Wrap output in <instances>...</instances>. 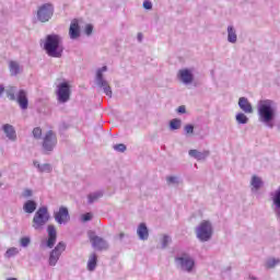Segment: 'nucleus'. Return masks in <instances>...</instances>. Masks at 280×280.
Returning <instances> with one entry per match:
<instances>
[{"mask_svg": "<svg viewBox=\"0 0 280 280\" xmlns=\"http://www.w3.org/2000/svg\"><path fill=\"white\" fill-rule=\"evenodd\" d=\"M44 49L50 58H61L65 48L62 47L60 36L54 34L47 35Z\"/></svg>", "mask_w": 280, "mask_h": 280, "instance_id": "obj_1", "label": "nucleus"}, {"mask_svg": "<svg viewBox=\"0 0 280 280\" xmlns=\"http://www.w3.org/2000/svg\"><path fill=\"white\" fill-rule=\"evenodd\" d=\"M258 116L264 124H270L275 119V102L271 100L259 101Z\"/></svg>", "mask_w": 280, "mask_h": 280, "instance_id": "obj_2", "label": "nucleus"}, {"mask_svg": "<svg viewBox=\"0 0 280 280\" xmlns=\"http://www.w3.org/2000/svg\"><path fill=\"white\" fill-rule=\"evenodd\" d=\"M47 222H49V211H47L46 207H42L36 211L33 218V228L38 231L43 229Z\"/></svg>", "mask_w": 280, "mask_h": 280, "instance_id": "obj_3", "label": "nucleus"}, {"mask_svg": "<svg viewBox=\"0 0 280 280\" xmlns=\"http://www.w3.org/2000/svg\"><path fill=\"white\" fill-rule=\"evenodd\" d=\"M196 233L200 242H209L213 235V228L211 226V222L202 221L197 228Z\"/></svg>", "mask_w": 280, "mask_h": 280, "instance_id": "obj_4", "label": "nucleus"}, {"mask_svg": "<svg viewBox=\"0 0 280 280\" xmlns=\"http://www.w3.org/2000/svg\"><path fill=\"white\" fill-rule=\"evenodd\" d=\"M51 16H54V5H51V3H46L38 8V21H40L42 23H47V21H49Z\"/></svg>", "mask_w": 280, "mask_h": 280, "instance_id": "obj_5", "label": "nucleus"}, {"mask_svg": "<svg viewBox=\"0 0 280 280\" xmlns=\"http://www.w3.org/2000/svg\"><path fill=\"white\" fill-rule=\"evenodd\" d=\"M63 250H67V245L65 242H59L57 246L50 252L49 256V266H56L58 264V259H60V255H62Z\"/></svg>", "mask_w": 280, "mask_h": 280, "instance_id": "obj_6", "label": "nucleus"}, {"mask_svg": "<svg viewBox=\"0 0 280 280\" xmlns=\"http://www.w3.org/2000/svg\"><path fill=\"white\" fill-rule=\"evenodd\" d=\"M56 143H58V139L56 138V133L49 130L43 140V148L46 152H51L54 148H56Z\"/></svg>", "mask_w": 280, "mask_h": 280, "instance_id": "obj_7", "label": "nucleus"}, {"mask_svg": "<svg viewBox=\"0 0 280 280\" xmlns=\"http://www.w3.org/2000/svg\"><path fill=\"white\" fill-rule=\"evenodd\" d=\"M175 261H178L179 266L187 270V272H191V270H194V266H196L194 259H191L187 254H185L183 257L175 258Z\"/></svg>", "mask_w": 280, "mask_h": 280, "instance_id": "obj_8", "label": "nucleus"}, {"mask_svg": "<svg viewBox=\"0 0 280 280\" xmlns=\"http://www.w3.org/2000/svg\"><path fill=\"white\" fill-rule=\"evenodd\" d=\"M71 95V90L69 89V83L63 82L59 85L58 97L59 102H69V97Z\"/></svg>", "mask_w": 280, "mask_h": 280, "instance_id": "obj_9", "label": "nucleus"}, {"mask_svg": "<svg viewBox=\"0 0 280 280\" xmlns=\"http://www.w3.org/2000/svg\"><path fill=\"white\" fill-rule=\"evenodd\" d=\"M55 220L58 222V224L69 222V209H67V207H60L59 211L55 213Z\"/></svg>", "mask_w": 280, "mask_h": 280, "instance_id": "obj_10", "label": "nucleus"}, {"mask_svg": "<svg viewBox=\"0 0 280 280\" xmlns=\"http://www.w3.org/2000/svg\"><path fill=\"white\" fill-rule=\"evenodd\" d=\"M47 233H48L47 246L48 248H54L56 244V240L58 237V233L56 232V226L48 225Z\"/></svg>", "mask_w": 280, "mask_h": 280, "instance_id": "obj_11", "label": "nucleus"}, {"mask_svg": "<svg viewBox=\"0 0 280 280\" xmlns=\"http://www.w3.org/2000/svg\"><path fill=\"white\" fill-rule=\"evenodd\" d=\"M69 36L70 38H72V40H75V38H80V23L77 19L71 21Z\"/></svg>", "mask_w": 280, "mask_h": 280, "instance_id": "obj_12", "label": "nucleus"}, {"mask_svg": "<svg viewBox=\"0 0 280 280\" xmlns=\"http://www.w3.org/2000/svg\"><path fill=\"white\" fill-rule=\"evenodd\" d=\"M178 78L184 82V84H191L194 82V74H191V71L189 69H182L178 71Z\"/></svg>", "mask_w": 280, "mask_h": 280, "instance_id": "obj_13", "label": "nucleus"}, {"mask_svg": "<svg viewBox=\"0 0 280 280\" xmlns=\"http://www.w3.org/2000/svg\"><path fill=\"white\" fill-rule=\"evenodd\" d=\"M16 102L20 108H22V110H27V106H28L27 92H25L24 90H21L18 93Z\"/></svg>", "mask_w": 280, "mask_h": 280, "instance_id": "obj_14", "label": "nucleus"}, {"mask_svg": "<svg viewBox=\"0 0 280 280\" xmlns=\"http://www.w3.org/2000/svg\"><path fill=\"white\" fill-rule=\"evenodd\" d=\"M238 106L242 112L246 113L247 115H250V113H253V105L250 104V102H248V98L246 97H241L238 100Z\"/></svg>", "mask_w": 280, "mask_h": 280, "instance_id": "obj_15", "label": "nucleus"}, {"mask_svg": "<svg viewBox=\"0 0 280 280\" xmlns=\"http://www.w3.org/2000/svg\"><path fill=\"white\" fill-rule=\"evenodd\" d=\"M2 130L8 137V139H10L11 141H16V130H14V127L12 125H3Z\"/></svg>", "mask_w": 280, "mask_h": 280, "instance_id": "obj_16", "label": "nucleus"}, {"mask_svg": "<svg viewBox=\"0 0 280 280\" xmlns=\"http://www.w3.org/2000/svg\"><path fill=\"white\" fill-rule=\"evenodd\" d=\"M137 233L142 241H145L148 237H150V231L148 230V225H145V223L139 224Z\"/></svg>", "mask_w": 280, "mask_h": 280, "instance_id": "obj_17", "label": "nucleus"}, {"mask_svg": "<svg viewBox=\"0 0 280 280\" xmlns=\"http://www.w3.org/2000/svg\"><path fill=\"white\" fill-rule=\"evenodd\" d=\"M90 242L94 246V248H106V241L100 236H91Z\"/></svg>", "mask_w": 280, "mask_h": 280, "instance_id": "obj_18", "label": "nucleus"}, {"mask_svg": "<svg viewBox=\"0 0 280 280\" xmlns=\"http://www.w3.org/2000/svg\"><path fill=\"white\" fill-rule=\"evenodd\" d=\"M189 156H192V159H197V161H203V159H207V156H209V151L200 152L196 149H192L189 151Z\"/></svg>", "mask_w": 280, "mask_h": 280, "instance_id": "obj_19", "label": "nucleus"}, {"mask_svg": "<svg viewBox=\"0 0 280 280\" xmlns=\"http://www.w3.org/2000/svg\"><path fill=\"white\" fill-rule=\"evenodd\" d=\"M23 209L25 213H34L36 211V201L28 200L24 203Z\"/></svg>", "mask_w": 280, "mask_h": 280, "instance_id": "obj_20", "label": "nucleus"}, {"mask_svg": "<svg viewBox=\"0 0 280 280\" xmlns=\"http://www.w3.org/2000/svg\"><path fill=\"white\" fill-rule=\"evenodd\" d=\"M97 267V255L92 254L88 261V270L92 272Z\"/></svg>", "mask_w": 280, "mask_h": 280, "instance_id": "obj_21", "label": "nucleus"}, {"mask_svg": "<svg viewBox=\"0 0 280 280\" xmlns=\"http://www.w3.org/2000/svg\"><path fill=\"white\" fill-rule=\"evenodd\" d=\"M228 40L229 43H237V34H235L233 26L228 27Z\"/></svg>", "mask_w": 280, "mask_h": 280, "instance_id": "obj_22", "label": "nucleus"}, {"mask_svg": "<svg viewBox=\"0 0 280 280\" xmlns=\"http://www.w3.org/2000/svg\"><path fill=\"white\" fill-rule=\"evenodd\" d=\"M10 72L12 75H18L21 72V67L16 61H10Z\"/></svg>", "mask_w": 280, "mask_h": 280, "instance_id": "obj_23", "label": "nucleus"}, {"mask_svg": "<svg viewBox=\"0 0 280 280\" xmlns=\"http://www.w3.org/2000/svg\"><path fill=\"white\" fill-rule=\"evenodd\" d=\"M104 89L105 95H108V97H113V91L110 90V85H108V82L102 81V83L98 84Z\"/></svg>", "mask_w": 280, "mask_h": 280, "instance_id": "obj_24", "label": "nucleus"}, {"mask_svg": "<svg viewBox=\"0 0 280 280\" xmlns=\"http://www.w3.org/2000/svg\"><path fill=\"white\" fill-rule=\"evenodd\" d=\"M250 185L254 187V189H259L262 185L261 183V178L257 177L256 175H254L252 177V183Z\"/></svg>", "mask_w": 280, "mask_h": 280, "instance_id": "obj_25", "label": "nucleus"}, {"mask_svg": "<svg viewBox=\"0 0 280 280\" xmlns=\"http://www.w3.org/2000/svg\"><path fill=\"white\" fill-rule=\"evenodd\" d=\"M34 165L39 170V172H51V165L49 164H36V162L34 163Z\"/></svg>", "mask_w": 280, "mask_h": 280, "instance_id": "obj_26", "label": "nucleus"}, {"mask_svg": "<svg viewBox=\"0 0 280 280\" xmlns=\"http://www.w3.org/2000/svg\"><path fill=\"white\" fill-rule=\"evenodd\" d=\"M236 121L238 124H248V117H246V115L240 113L236 115Z\"/></svg>", "mask_w": 280, "mask_h": 280, "instance_id": "obj_27", "label": "nucleus"}, {"mask_svg": "<svg viewBox=\"0 0 280 280\" xmlns=\"http://www.w3.org/2000/svg\"><path fill=\"white\" fill-rule=\"evenodd\" d=\"M103 194L102 192H94L92 195H89V202H95V200H100V198H102Z\"/></svg>", "mask_w": 280, "mask_h": 280, "instance_id": "obj_28", "label": "nucleus"}, {"mask_svg": "<svg viewBox=\"0 0 280 280\" xmlns=\"http://www.w3.org/2000/svg\"><path fill=\"white\" fill-rule=\"evenodd\" d=\"M34 139H40L43 137V129L40 127H35L33 129Z\"/></svg>", "mask_w": 280, "mask_h": 280, "instance_id": "obj_29", "label": "nucleus"}, {"mask_svg": "<svg viewBox=\"0 0 280 280\" xmlns=\"http://www.w3.org/2000/svg\"><path fill=\"white\" fill-rule=\"evenodd\" d=\"M170 126L172 128V130H178V128H180V119H173L170 122Z\"/></svg>", "mask_w": 280, "mask_h": 280, "instance_id": "obj_30", "label": "nucleus"}, {"mask_svg": "<svg viewBox=\"0 0 280 280\" xmlns=\"http://www.w3.org/2000/svg\"><path fill=\"white\" fill-rule=\"evenodd\" d=\"M16 253H19V249H16V247H11L7 250L5 257H14Z\"/></svg>", "mask_w": 280, "mask_h": 280, "instance_id": "obj_31", "label": "nucleus"}, {"mask_svg": "<svg viewBox=\"0 0 280 280\" xmlns=\"http://www.w3.org/2000/svg\"><path fill=\"white\" fill-rule=\"evenodd\" d=\"M7 97H9L11 102H14V100H16V96L14 95V88H11L7 91Z\"/></svg>", "mask_w": 280, "mask_h": 280, "instance_id": "obj_32", "label": "nucleus"}, {"mask_svg": "<svg viewBox=\"0 0 280 280\" xmlns=\"http://www.w3.org/2000/svg\"><path fill=\"white\" fill-rule=\"evenodd\" d=\"M279 264V260L277 259H269L266 262V268H275Z\"/></svg>", "mask_w": 280, "mask_h": 280, "instance_id": "obj_33", "label": "nucleus"}, {"mask_svg": "<svg viewBox=\"0 0 280 280\" xmlns=\"http://www.w3.org/2000/svg\"><path fill=\"white\" fill-rule=\"evenodd\" d=\"M114 150H116V152H126V144L124 143L115 144Z\"/></svg>", "mask_w": 280, "mask_h": 280, "instance_id": "obj_34", "label": "nucleus"}, {"mask_svg": "<svg viewBox=\"0 0 280 280\" xmlns=\"http://www.w3.org/2000/svg\"><path fill=\"white\" fill-rule=\"evenodd\" d=\"M102 73H103L102 70H98L96 73V80H97L98 84H102V82H106V81H104Z\"/></svg>", "mask_w": 280, "mask_h": 280, "instance_id": "obj_35", "label": "nucleus"}, {"mask_svg": "<svg viewBox=\"0 0 280 280\" xmlns=\"http://www.w3.org/2000/svg\"><path fill=\"white\" fill-rule=\"evenodd\" d=\"M85 34H86L88 36H91V34H93V25L88 24V25L85 26Z\"/></svg>", "mask_w": 280, "mask_h": 280, "instance_id": "obj_36", "label": "nucleus"}, {"mask_svg": "<svg viewBox=\"0 0 280 280\" xmlns=\"http://www.w3.org/2000/svg\"><path fill=\"white\" fill-rule=\"evenodd\" d=\"M185 131L187 135H194V126L192 125H186L185 126Z\"/></svg>", "mask_w": 280, "mask_h": 280, "instance_id": "obj_37", "label": "nucleus"}, {"mask_svg": "<svg viewBox=\"0 0 280 280\" xmlns=\"http://www.w3.org/2000/svg\"><path fill=\"white\" fill-rule=\"evenodd\" d=\"M92 218H93V214H91V212H88L82 215L83 222H89V220H92Z\"/></svg>", "mask_w": 280, "mask_h": 280, "instance_id": "obj_38", "label": "nucleus"}, {"mask_svg": "<svg viewBox=\"0 0 280 280\" xmlns=\"http://www.w3.org/2000/svg\"><path fill=\"white\" fill-rule=\"evenodd\" d=\"M144 10H152V2L150 0H145L143 2Z\"/></svg>", "mask_w": 280, "mask_h": 280, "instance_id": "obj_39", "label": "nucleus"}, {"mask_svg": "<svg viewBox=\"0 0 280 280\" xmlns=\"http://www.w3.org/2000/svg\"><path fill=\"white\" fill-rule=\"evenodd\" d=\"M170 242H171L170 236L165 235L162 238V246H163V248H165V246H167V244H170Z\"/></svg>", "mask_w": 280, "mask_h": 280, "instance_id": "obj_40", "label": "nucleus"}, {"mask_svg": "<svg viewBox=\"0 0 280 280\" xmlns=\"http://www.w3.org/2000/svg\"><path fill=\"white\" fill-rule=\"evenodd\" d=\"M22 196H23V198H30L32 196V190H30V189L24 190Z\"/></svg>", "mask_w": 280, "mask_h": 280, "instance_id": "obj_41", "label": "nucleus"}, {"mask_svg": "<svg viewBox=\"0 0 280 280\" xmlns=\"http://www.w3.org/2000/svg\"><path fill=\"white\" fill-rule=\"evenodd\" d=\"M166 180H167L168 185H172V184H174V183H177L176 177H174V176L167 177Z\"/></svg>", "mask_w": 280, "mask_h": 280, "instance_id": "obj_42", "label": "nucleus"}, {"mask_svg": "<svg viewBox=\"0 0 280 280\" xmlns=\"http://www.w3.org/2000/svg\"><path fill=\"white\" fill-rule=\"evenodd\" d=\"M21 244L22 246H27L30 244V238L28 237L21 238Z\"/></svg>", "mask_w": 280, "mask_h": 280, "instance_id": "obj_43", "label": "nucleus"}, {"mask_svg": "<svg viewBox=\"0 0 280 280\" xmlns=\"http://www.w3.org/2000/svg\"><path fill=\"white\" fill-rule=\"evenodd\" d=\"M177 113L185 114V113H186L185 105L179 106V107L177 108Z\"/></svg>", "mask_w": 280, "mask_h": 280, "instance_id": "obj_44", "label": "nucleus"}, {"mask_svg": "<svg viewBox=\"0 0 280 280\" xmlns=\"http://www.w3.org/2000/svg\"><path fill=\"white\" fill-rule=\"evenodd\" d=\"M138 40L141 43V40H143V34L139 33L138 34Z\"/></svg>", "mask_w": 280, "mask_h": 280, "instance_id": "obj_45", "label": "nucleus"}, {"mask_svg": "<svg viewBox=\"0 0 280 280\" xmlns=\"http://www.w3.org/2000/svg\"><path fill=\"white\" fill-rule=\"evenodd\" d=\"M4 91H5V88H3V85H0V95H3Z\"/></svg>", "mask_w": 280, "mask_h": 280, "instance_id": "obj_46", "label": "nucleus"}, {"mask_svg": "<svg viewBox=\"0 0 280 280\" xmlns=\"http://www.w3.org/2000/svg\"><path fill=\"white\" fill-rule=\"evenodd\" d=\"M106 66H104L100 71H102L104 73V71H106Z\"/></svg>", "mask_w": 280, "mask_h": 280, "instance_id": "obj_47", "label": "nucleus"}, {"mask_svg": "<svg viewBox=\"0 0 280 280\" xmlns=\"http://www.w3.org/2000/svg\"><path fill=\"white\" fill-rule=\"evenodd\" d=\"M280 215V212H278V217Z\"/></svg>", "mask_w": 280, "mask_h": 280, "instance_id": "obj_48", "label": "nucleus"}]
</instances>
